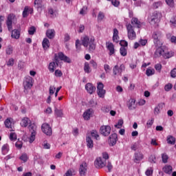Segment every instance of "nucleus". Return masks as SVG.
<instances>
[{
	"mask_svg": "<svg viewBox=\"0 0 176 176\" xmlns=\"http://www.w3.org/2000/svg\"><path fill=\"white\" fill-rule=\"evenodd\" d=\"M82 45L84 47H88L89 53H94L96 50V43L94 37L89 38L87 36H85L82 38Z\"/></svg>",
	"mask_w": 176,
	"mask_h": 176,
	"instance_id": "1",
	"label": "nucleus"
},
{
	"mask_svg": "<svg viewBox=\"0 0 176 176\" xmlns=\"http://www.w3.org/2000/svg\"><path fill=\"white\" fill-rule=\"evenodd\" d=\"M29 130L31 133L30 137L29 138L30 144H32L35 141L36 136V125L35 124H31L29 126Z\"/></svg>",
	"mask_w": 176,
	"mask_h": 176,
	"instance_id": "2",
	"label": "nucleus"
},
{
	"mask_svg": "<svg viewBox=\"0 0 176 176\" xmlns=\"http://www.w3.org/2000/svg\"><path fill=\"white\" fill-rule=\"evenodd\" d=\"M159 21H160V18H159L157 12H153V14L148 18V22L151 25H154L155 27L159 24Z\"/></svg>",
	"mask_w": 176,
	"mask_h": 176,
	"instance_id": "3",
	"label": "nucleus"
},
{
	"mask_svg": "<svg viewBox=\"0 0 176 176\" xmlns=\"http://www.w3.org/2000/svg\"><path fill=\"white\" fill-rule=\"evenodd\" d=\"M126 30H127V34H128V38L131 41H134L135 38H137V34H135V32L134 31V27H133V25L131 24H127L126 25Z\"/></svg>",
	"mask_w": 176,
	"mask_h": 176,
	"instance_id": "4",
	"label": "nucleus"
},
{
	"mask_svg": "<svg viewBox=\"0 0 176 176\" xmlns=\"http://www.w3.org/2000/svg\"><path fill=\"white\" fill-rule=\"evenodd\" d=\"M152 38L153 39L154 46H160L162 42L160 38H162V32L157 31L153 33Z\"/></svg>",
	"mask_w": 176,
	"mask_h": 176,
	"instance_id": "5",
	"label": "nucleus"
},
{
	"mask_svg": "<svg viewBox=\"0 0 176 176\" xmlns=\"http://www.w3.org/2000/svg\"><path fill=\"white\" fill-rule=\"evenodd\" d=\"M163 43H161L160 45H155V52L154 53V57L157 58V57H160L163 56L164 52V47L162 46Z\"/></svg>",
	"mask_w": 176,
	"mask_h": 176,
	"instance_id": "6",
	"label": "nucleus"
},
{
	"mask_svg": "<svg viewBox=\"0 0 176 176\" xmlns=\"http://www.w3.org/2000/svg\"><path fill=\"white\" fill-rule=\"evenodd\" d=\"M15 19H16V16H14V14H10L8 16L6 24L8 28V31H12V30H13L12 23L13 21H14Z\"/></svg>",
	"mask_w": 176,
	"mask_h": 176,
	"instance_id": "7",
	"label": "nucleus"
},
{
	"mask_svg": "<svg viewBox=\"0 0 176 176\" xmlns=\"http://www.w3.org/2000/svg\"><path fill=\"white\" fill-rule=\"evenodd\" d=\"M94 164L96 168H102V167H105L107 161L101 157H98L96 159Z\"/></svg>",
	"mask_w": 176,
	"mask_h": 176,
	"instance_id": "8",
	"label": "nucleus"
},
{
	"mask_svg": "<svg viewBox=\"0 0 176 176\" xmlns=\"http://www.w3.org/2000/svg\"><path fill=\"white\" fill-rule=\"evenodd\" d=\"M100 131L102 135H104V137H108V135L111 134V126L108 125H103L100 127Z\"/></svg>",
	"mask_w": 176,
	"mask_h": 176,
	"instance_id": "9",
	"label": "nucleus"
},
{
	"mask_svg": "<svg viewBox=\"0 0 176 176\" xmlns=\"http://www.w3.org/2000/svg\"><path fill=\"white\" fill-rule=\"evenodd\" d=\"M23 87L25 90H28V89L32 87V78L31 76L25 77V80L23 82Z\"/></svg>",
	"mask_w": 176,
	"mask_h": 176,
	"instance_id": "10",
	"label": "nucleus"
},
{
	"mask_svg": "<svg viewBox=\"0 0 176 176\" xmlns=\"http://www.w3.org/2000/svg\"><path fill=\"white\" fill-rule=\"evenodd\" d=\"M41 130L44 134H46V135H50L52 133V127H50V125L47 123L43 124L41 126Z\"/></svg>",
	"mask_w": 176,
	"mask_h": 176,
	"instance_id": "11",
	"label": "nucleus"
},
{
	"mask_svg": "<svg viewBox=\"0 0 176 176\" xmlns=\"http://www.w3.org/2000/svg\"><path fill=\"white\" fill-rule=\"evenodd\" d=\"M94 111L93 109H87L82 114L83 119L85 120H90V118H93Z\"/></svg>",
	"mask_w": 176,
	"mask_h": 176,
	"instance_id": "12",
	"label": "nucleus"
},
{
	"mask_svg": "<svg viewBox=\"0 0 176 176\" xmlns=\"http://www.w3.org/2000/svg\"><path fill=\"white\" fill-rule=\"evenodd\" d=\"M79 173L80 176H85L87 173V164L86 162H82L80 165Z\"/></svg>",
	"mask_w": 176,
	"mask_h": 176,
	"instance_id": "13",
	"label": "nucleus"
},
{
	"mask_svg": "<svg viewBox=\"0 0 176 176\" xmlns=\"http://www.w3.org/2000/svg\"><path fill=\"white\" fill-rule=\"evenodd\" d=\"M106 47L107 50H109V56H113V54H115V45H113V43L111 42H107L106 43Z\"/></svg>",
	"mask_w": 176,
	"mask_h": 176,
	"instance_id": "14",
	"label": "nucleus"
},
{
	"mask_svg": "<svg viewBox=\"0 0 176 176\" xmlns=\"http://www.w3.org/2000/svg\"><path fill=\"white\" fill-rule=\"evenodd\" d=\"M118 142V134L113 133L109 136V143L111 146L116 145V142Z\"/></svg>",
	"mask_w": 176,
	"mask_h": 176,
	"instance_id": "15",
	"label": "nucleus"
},
{
	"mask_svg": "<svg viewBox=\"0 0 176 176\" xmlns=\"http://www.w3.org/2000/svg\"><path fill=\"white\" fill-rule=\"evenodd\" d=\"M58 66V62L57 61V59H55V62H51L48 65V69L50 72L53 73L54 71H56V68Z\"/></svg>",
	"mask_w": 176,
	"mask_h": 176,
	"instance_id": "16",
	"label": "nucleus"
},
{
	"mask_svg": "<svg viewBox=\"0 0 176 176\" xmlns=\"http://www.w3.org/2000/svg\"><path fill=\"white\" fill-rule=\"evenodd\" d=\"M85 90H87V93H89V94H93L96 91V87L92 85L91 83L88 82L85 85Z\"/></svg>",
	"mask_w": 176,
	"mask_h": 176,
	"instance_id": "17",
	"label": "nucleus"
},
{
	"mask_svg": "<svg viewBox=\"0 0 176 176\" xmlns=\"http://www.w3.org/2000/svg\"><path fill=\"white\" fill-rule=\"evenodd\" d=\"M58 57L61 60V61H64L65 63H71V59L65 56L63 52H59L58 54Z\"/></svg>",
	"mask_w": 176,
	"mask_h": 176,
	"instance_id": "18",
	"label": "nucleus"
},
{
	"mask_svg": "<svg viewBox=\"0 0 176 176\" xmlns=\"http://www.w3.org/2000/svg\"><path fill=\"white\" fill-rule=\"evenodd\" d=\"M34 12V10L28 6H25L23 11V17H28V15L32 14Z\"/></svg>",
	"mask_w": 176,
	"mask_h": 176,
	"instance_id": "19",
	"label": "nucleus"
},
{
	"mask_svg": "<svg viewBox=\"0 0 176 176\" xmlns=\"http://www.w3.org/2000/svg\"><path fill=\"white\" fill-rule=\"evenodd\" d=\"M144 159V155L142 153H135L134 155V162L135 163H140L142 160Z\"/></svg>",
	"mask_w": 176,
	"mask_h": 176,
	"instance_id": "20",
	"label": "nucleus"
},
{
	"mask_svg": "<svg viewBox=\"0 0 176 176\" xmlns=\"http://www.w3.org/2000/svg\"><path fill=\"white\" fill-rule=\"evenodd\" d=\"M131 24L133 25V28L136 27L137 28H141V22L139 21L138 19L137 18H132L131 19Z\"/></svg>",
	"mask_w": 176,
	"mask_h": 176,
	"instance_id": "21",
	"label": "nucleus"
},
{
	"mask_svg": "<svg viewBox=\"0 0 176 176\" xmlns=\"http://www.w3.org/2000/svg\"><path fill=\"white\" fill-rule=\"evenodd\" d=\"M129 109H135V100L130 99L126 104Z\"/></svg>",
	"mask_w": 176,
	"mask_h": 176,
	"instance_id": "22",
	"label": "nucleus"
},
{
	"mask_svg": "<svg viewBox=\"0 0 176 176\" xmlns=\"http://www.w3.org/2000/svg\"><path fill=\"white\" fill-rule=\"evenodd\" d=\"M173 56H174V52L173 51H167L166 49H164V52L162 55L164 58H171Z\"/></svg>",
	"mask_w": 176,
	"mask_h": 176,
	"instance_id": "23",
	"label": "nucleus"
},
{
	"mask_svg": "<svg viewBox=\"0 0 176 176\" xmlns=\"http://www.w3.org/2000/svg\"><path fill=\"white\" fill-rule=\"evenodd\" d=\"M46 35L49 39H53L54 35H56V32L53 29H49L46 32Z\"/></svg>",
	"mask_w": 176,
	"mask_h": 176,
	"instance_id": "24",
	"label": "nucleus"
},
{
	"mask_svg": "<svg viewBox=\"0 0 176 176\" xmlns=\"http://www.w3.org/2000/svg\"><path fill=\"white\" fill-rule=\"evenodd\" d=\"M34 6H35V8L38 9V10H42V8L44 6L42 0H35Z\"/></svg>",
	"mask_w": 176,
	"mask_h": 176,
	"instance_id": "25",
	"label": "nucleus"
},
{
	"mask_svg": "<svg viewBox=\"0 0 176 176\" xmlns=\"http://www.w3.org/2000/svg\"><path fill=\"white\" fill-rule=\"evenodd\" d=\"M11 36L13 39H19L20 38V30L17 29L12 30Z\"/></svg>",
	"mask_w": 176,
	"mask_h": 176,
	"instance_id": "26",
	"label": "nucleus"
},
{
	"mask_svg": "<svg viewBox=\"0 0 176 176\" xmlns=\"http://www.w3.org/2000/svg\"><path fill=\"white\" fill-rule=\"evenodd\" d=\"M162 170L164 173H166V174H171L173 173V166L170 165H166L163 167Z\"/></svg>",
	"mask_w": 176,
	"mask_h": 176,
	"instance_id": "27",
	"label": "nucleus"
},
{
	"mask_svg": "<svg viewBox=\"0 0 176 176\" xmlns=\"http://www.w3.org/2000/svg\"><path fill=\"white\" fill-rule=\"evenodd\" d=\"M113 41L116 42V43L119 42V31H118V29L113 30Z\"/></svg>",
	"mask_w": 176,
	"mask_h": 176,
	"instance_id": "28",
	"label": "nucleus"
},
{
	"mask_svg": "<svg viewBox=\"0 0 176 176\" xmlns=\"http://www.w3.org/2000/svg\"><path fill=\"white\" fill-rule=\"evenodd\" d=\"M42 45L44 50H47V49H49V47H50V41H49V39L45 38L43 40Z\"/></svg>",
	"mask_w": 176,
	"mask_h": 176,
	"instance_id": "29",
	"label": "nucleus"
},
{
	"mask_svg": "<svg viewBox=\"0 0 176 176\" xmlns=\"http://www.w3.org/2000/svg\"><path fill=\"white\" fill-rule=\"evenodd\" d=\"M30 118H23L21 122V127H27L28 126V124L30 123Z\"/></svg>",
	"mask_w": 176,
	"mask_h": 176,
	"instance_id": "30",
	"label": "nucleus"
},
{
	"mask_svg": "<svg viewBox=\"0 0 176 176\" xmlns=\"http://www.w3.org/2000/svg\"><path fill=\"white\" fill-rule=\"evenodd\" d=\"M54 115L55 118H63L64 116V113L61 109H55Z\"/></svg>",
	"mask_w": 176,
	"mask_h": 176,
	"instance_id": "31",
	"label": "nucleus"
},
{
	"mask_svg": "<svg viewBox=\"0 0 176 176\" xmlns=\"http://www.w3.org/2000/svg\"><path fill=\"white\" fill-rule=\"evenodd\" d=\"M86 141H87V148H89L90 149H91L93 146H94V144L93 143V140H91V138L87 136L86 138Z\"/></svg>",
	"mask_w": 176,
	"mask_h": 176,
	"instance_id": "32",
	"label": "nucleus"
},
{
	"mask_svg": "<svg viewBox=\"0 0 176 176\" xmlns=\"http://www.w3.org/2000/svg\"><path fill=\"white\" fill-rule=\"evenodd\" d=\"M113 75H122V73L120 72V69L119 68V65H116L113 68Z\"/></svg>",
	"mask_w": 176,
	"mask_h": 176,
	"instance_id": "33",
	"label": "nucleus"
},
{
	"mask_svg": "<svg viewBox=\"0 0 176 176\" xmlns=\"http://www.w3.org/2000/svg\"><path fill=\"white\" fill-rule=\"evenodd\" d=\"M48 14H50V17L54 19V17L57 16V10H53V8H49Z\"/></svg>",
	"mask_w": 176,
	"mask_h": 176,
	"instance_id": "34",
	"label": "nucleus"
},
{
	"mask_svg": "<svg viewBox=\"0 0 176 176\" xmlns=\"http://www.w3.org/2000/svg\"><path fill=\"white\" fill-rule=\"evenodd\" d=\"M167 39H169L171 43L176 45V36H172L171 34L168 33L166 34Z\"/></svg>",
	"mask_w": 176,
	"mask_h": 176,
	"instance_id": "35",
	"label": "nucleus"
},
{
	"mask_svg": "<svg viewBox=\"0 0 176 176\" xmlns=\"http://www.w3.org/2000/svg\"><path fill=\"white\" fill-rule=\"evenodd\" d=\"M166 141L168 144H170V145H174V144H175V138H174L173 135H168L167 137Z\"/></svg>",
	"mask_w": 176,
	"mask_h": 176,
	"instance_id": "36",
	"label": "nucleus"
},
{
	"mask_svg": "<svg viewBox=\"0 0 176 176\" xmlns=\"http://www.w3.org/2000/svg\"><path fill=\"white\" fill-rule=\"evenodd\" d=\"M1 152L3 155H8V152H9V144H4L1 148Z\"/></svg>",
	"mask_w": 176,
	"mask_h": 176,
	"instance_id": "37",
	"label": "nucleus"
},
{
	"mask_svg": "<svg viewBox=\"0 0 176 176\" xmlns=\"http://www.w3.org/2000/svg\"><path fill=\"white\" fill-rule=\"evenodd\" d=\"M6 53L8 56L13 54V47H12V45H8L6 49Z\"/></svg>",
	"mask_w": 176,
	"mask_h": 176,
	"instance_id": "38",
	"label": "nucleus"
},
{
	"mask_svg": "<svg viewBox=\"0 0 176 176\" xmlns=\"http://www.w3.org/2000/svg\"><path fill=\"white\" fill-rule=\"evenodd\" d=\"M104 17H105V14H104V12H99V13L98 14V21L99 23H101V21H102V20H104Z\"/></svg>",
	"mask_w": 176,
	"mask_h": 176,
	"instance_id": "39",
	"label": "nucleus"
},
{
	"mask_svg": "<svg viewBox=\"0 0 176 176\" xmlns=\"http://www.w3.org/2000/svg\"><path fill=\"white\" fill-rule=\"evenodd\" d=\"M146 75L147 76H152V75H155V70L152 68H148L146 71Z\"/></svg>",
	"mask_w": 176,
	"mask_h": 176,
	"instance_id": "40",
	"label": "nucleus"
},
{
	"mask_svg": "<svg viewBox=\"0 0 176 176\" xmlns=\"http://www.w3.org/2000/svg\"><path fill=\"white\" fill-rule=\"evenodd\" d=\"M120 53L121 56L124 57V56H127V50H126V47H121L120 49Z\"/></svg>",
	"mask_w": 176,
	"mask_h": 176,
	"instance_id": "41",
	"label": "nucleus"
},
{
	"mask_svg": "<svg viewBox=\"0 0 176 176\" xmlns=\"http://www.w3.org/2000/svg\"><path fill=\"white\" fill-rule=\"evenodd\" d=\"M97 93H98V96L100 98H104V97L105 96V90L104 89L97 90Z\"/></svg>",
	"mask_w": 176,
	"mask_h": 176,
	"instance_id": "42",
	"label": "nucleus"
},
{
	"mask_svg": "<svg viewBox=\"0 0 176 176\" xmlns=\"http://www.w3.org/2000/svg\"><path fill=\"white\" fill-rule=\"evenodd\" d=\"M84 71L85 72H86V74H90V72H91V70H90V65H89V63H85Z\"/></svg>",
	"mask_w": 176,
	"mask_h": 176,
	"instance_id": "43",
	"label": "nucleus"
},
{
	"mask_svg": "<svg viewBox=\"0 0 176 176\" xmlns=\"http://www.w3.org/2000/svg\"><path fill=\"white\" fill-rule=\"evenodd\" d=\"M74 173H75V170L74 169L70 168L66 171V173L63 176H73V175H75V174H74Z\"/></svg>",
	"mask_w": 176,
	"mask_h": 176,
	"instance_id": "44",
	"label": "nucleus"
},
{
	"mask_svg": "<svg viewBox=\"0 0 176 176\" xmlns=\"http://www.w3.org/2000/svg\"><path fill=\"white\" fill-rule=\"evenodd\" d=\"M4 124L7 129H12V121H10V119H6L4 122Z\"/></svg>",
	"mask_w": 176,
	"mask_h": 176,
	"instance_id": "45",
	"label": "nucleus"
},
{
	"mask_svg": "<svg viewBox=\"0 0 176 176\" xmlns=\"http://www.w3.org/2000/svg\"><path fill=\"white\" fill-rule=\"evenodd\" d=\"M165 2L169 8H174V6L175 5L174 0H165Z\"/></svg>",
	"mask_w": 176,
	"mask_h": 176,
	"instance_id": "46",
	"label": "nucleus"
},
{
	"mask_svg": "<svg viewBox=\"0 0 176 176\" xmlns=\"http://www.w3.org/2000/svg\"><path fill=\"white\" fill-rule=\"evenodd\" d=\"M20 160H22V162H24V163H25V162H27L28 160V155L25 153H23L20 157H19Z\"/></svg>",
	"mask_w": 176,
	"mask_h": 176,
	"instance_id": "47",
	"label": "nucleus"
},
{
	"mask_svg": "<svg viewBox=\"0 0 176 176\" xmlns=\"http://www.w3.org/2000/svg\"><path fill=\"white\" fill-rule=\"evenodd\" d=\"M10 141H16L17 140V135L14 132H11L10 134Z\"/></svg>",
	"mask_w": 176,
	"mask_h": 176,
	"instance_id": "48",
	"label": "nucleus"
},
{
	"mask_svg": "<svg viewBox=\"0 0 176 176\" xmlns=\"http://www.w3.org/2000/svg\"><path fill=\"white\" fill-rule=\"evenodd\" d=\"M81 46H82V43H80V41L76 40V49L77 52H80Z\"/></svg>",
	"mask_w": 176,
	"mask_h": 176,
	"instance_id": "49",
	"label": "nucleus"
},
{
	"mask_svg": "<svg viewBox=\"0 0 176 176\" xmlns=\"http://www.w3.org/2000/svg\"><path fill=\"white\" fill-rule=\"evenodd\" d=\"M91 137L95 138L96 140H99L100 138V135H98V132H97V131H91Z\"/></svg>",
	"mask_w": 176,
	"mask_h": 176,
	"instance_id": "50",
	"label": "nucleus"
},
{
	"mask_svg": "<svg viewBox=\"0 0 176 176\" xmlns=\"http://www.w3.org/2000/svg\"><path fill=\"white\" fill-rule=\"evenodd\" d=\"M36 31V29L35 28V27L32 26L30 28H29L28 29V34L29 35H34V34H35Z\"/></svg>",
	"mask_w": 176,
	"mask_h": 176,
	"instance_id": "51",
	"label": "nucleus"
},
{
	"mask_svg": "<svg viewBox=\"0 0 176 176\" xmlns=\"http://www.w3.org/2000/svg\"><path fill=\"white\" fill-rule=\"evenodd\" d=\"M173 89V84L168 83L164 86V90L165 91H170Z\"/></svg>",
	"mask_w": 176,
	"mask_h": 176,
	"instance_id": "52",
	"label": "nucleus"
},
{
	"mask_svg": "<svg viewBox=\"0 0 176 176\" xmlns=\"http://www.w3.org/2000/svg\"><path fill=\"white\" fill-rule=\"evenodd\" d=\"M104 69L106 74H109L111 72V66H109V65H108V64H104Z\"/></svg>",
	"mask_w": 176,
	"mask_h": 176,
	"instance_id": "53",
	"label": "nucleus"
},
{
	"mask_svg": "<svg viewBox=\"0 0 176 176\" xmlns=\"http://www.w3.org/2000/svg\"><path fill=\"white\" fill-rule=\"evenodd\" d=\"M162 159L163 163H167L168 160V155H167V154L166 153H164L162 155Z\"/></svg>",
	"mask_w": 176,
	"mask_h": 176,
	"instance_id": "54",
	"label": "nucleus"
},
{
	"mask_svg": "<svg viewBox=\"0 0 176 176\" xmlns=\"http://www.w3.org/2000/svg\"><path fill=\"white\" fill-rule=\"evenodd\" d=\"M160 6H162V2L161 1L155 2L153 4V9H157L158 8H160Z\"/></svg>",
	"mask_w": 176,
	"mask_h": 176,
	"instance_id": "55",
	"label": "nucleus"
},
{
	"mask_svg": "<svg viewBox=\"0 0 176 176\" xmlns=\"http://www.w3.org/2000/svg\"><path fill=\"white\" fill-rule=\"evenodd\" d=\"M146 175L151 176L153 174V169L152 168H148L145 173Z\"/></svg>",
	"mask_w": 176,
	"mask_h": 176,
	"instance_id": "56",
	"label": "nucleus"
},
{
	"mask_svg": "<svg viewBox=\"0 0 176 176\" xmlns=\"http://www.w3.org/2000/svg\"><path fill=\"white\" fill-rule=\"evenodd\" d=\"M54 75L58 78H61V76H63V72H61V70L57 69L55 71Z\"/></svg>",
	"mask_w": 176,
	"mask_h": 176,
	"instance_id": "57",
	"label": "nucleus"
},
{
	"mask_svg": "<svg viewBox=\"0 0 176 176\" xmlns=\"http://www.w3.org/2000/svg\"><path fill=\"white\" fill-rule=\"evenodd\" d=\"M88 104L89 105V107H96V106L97 105V102H96V101H94V99H91V100L89 101Z\"/></svg>",
	"mask_w": 176,
	"mask_h": 176,
	"instance_id": "58",
	"label": "nucleus"
},
{
	"mask_svg": "<svg viewBox=\"0 0 176 176\" xmlns=\"http://www.w3.org/2000/svg\"><path fill=\"white\" fill-rule=\"evenodd\" d=\"M122 126H123V120H120L118 122V124L115 125V127L117 129H121Z\"/></svg>",
	"mask_w": 176,
	"mask_h": 176,
	"instance_id": "59",
	"label": "nucleus"
},
{
	"mask_svg": "<svg viewBox=\"0 0 176 176\" xmlns=\"http://www.w3.org/2000/svg\"><path fill=\"white\" fill-rule=\"evenodd\" d=\"M87 13V7L84 6L80 11V14H82L84 16V14H86Z\"/></svg>",
	"mask_w": 176,
	"mask_h": 176,
	"instance_id": "60",
	"label": "nucleus"
},
{
	"mask_svg": "<svg viewBox=\"0 0 176 176\" xmlns=\"http://www.w3.org/2000/svg\"><path fill=\"white\" fill-rule=\"evenodd\" d=\"M160 113V105H157L155 109H154V114L155 115H159Z\"/></svg>",
	"mask_w": 176,
	"mask_h": 176,
	"instance_id": "61",
	"label": "nucleus"
},
{
	"mask_svg": "<svg viewBox=\"0 0 176 176\" xmlns=\"http://www.w3.org/2000/svg\"><path fill=\"white\" fill-rule=\"evenodd\" d=\"M153 122H154L153 118H151V120H148L147 121L146 126H147L148 129H149V127H152V124H153Z\"/></svg>",
	"mask_w": 176,
	"mask_h": 176,
	"instance_id": "62",
	"label": "nucleus"
},
{
	"mask_svg": "<svg viewBox=\"0 0 176 176\" xmlns=\"http://www.w3.org/2000/svg\"><path fill=\"white\" fill-rule=\"evenodd\" d=\"M172 27H176V16H173L170 20Z\"/></svg>",
	"mask_w": 176,
	"mask_h": 176,
	"instance_id": "63",
	"label": "nucleus"
},
{
	"mask_svg": "<svg viewBox=\"0 0 176 176\" xmlns=\"http://www.w3.org/2000/svg\"><path fill=\"white\" fill-rule=\"evenodd\" d=\"M171 78H176V68L172 69L170 72Z\"/></svg>",
	"mask_w": 176,
	"mask_h": 176,
	"instance_id": "64",
	"label": "nucleus"
}]
</instances>
